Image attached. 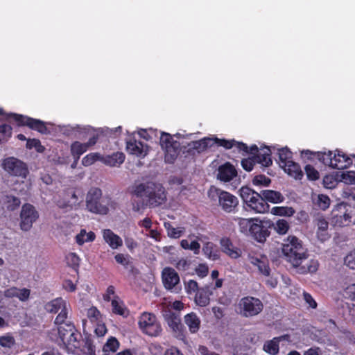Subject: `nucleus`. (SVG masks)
Wrapping results in <instances>:
<instances>
[{
	"instance_id": "c85d7f7f",
	"label": "nucleus",
	"mask_w": 355,
	"mask_h": 355,
	"mask_svg": "<svg viewBox=\"0 0 355 355\" xmlns=\"http://www.w3.org/2000/svg\"><path fill=\"white\" fill-rule=\"evenodd\" d=\"M5 295L7 298L17 297L21 302H26L30 297L31 290L26 288L11 287L5 290Z\"/></svg>"
},
{
	"instance_id": "2eb2a0df",
	"label": "nucleus",
	"mask_w": 355,
	"mask_h": 355,
	"mask_svg": "<svg viewBox=\"0 0 355 355\" xmlns=\"http://www.w3.org/2000/svg\"><path fill=\"white\" fill-rule=\"evenodd\" d=\"M69 333L70 335L66 336L58 343L62 345L69 352L73 353L81 347L82 336L76 329Z\"/></svg>"
},
{
	"instance_id": "4be33fe9",
	"label": "nucleus",
	"mask_w": 355,
	"mask_h": 355,
	"mask_svg": "<svg viewBox=\"0 0 355 355\" xmlns=\"http://www.w3.org/2000/svg\"><path fill=\"white\" fill-rule=\"evenodd\" d=\"M212 284L205 285L195 294L194 302L199 306H206L209 304L210 296L213 294Z\"/></svg>"
},
{
	"instance_id": "2f4dec72",
	"label": "nucleus",
	"mask_w": 355,
	"mask_h": 355,
	"mask_svg": "<svg viewBox=\"0 0 355 355\" xmlns=\"http://www.w3.org/2000/svg\"><path fill=\"white\" fill-rule=\"evenodd\" d=\"M282 168L284 169L285 173L295 180H301L304 176L300 165L293 161L288 162V164L287 163V164L283 163Z\"/></svg>"
},
{
	"instance_id": "a211bd4d",
	"label": "nucleus",
	"mask_w": 355,
	"mask_h": 355,
	"mask_svg": "<svg viewBox=\"0 0 355 355\" xmlns=\"http://www.w3.org/2000/svg\"><path fill=\"white\" fill-rule=\"evenodd\" d=\"M248 260L250 263L257 268L260 274L264 276H269L270 268L269 267V261L268 258L261 254H249Z\"/></svg>"
},
{
	"instance_id": "1a4fd4ad",
	"label": "nucleus",
	"mask_w": 355,
	"mask_h": 355,
	"mask_svg": "<svg viewBox=\"0 0 355 355\" xmlns=\"http://www.w3.org/2000/svg\"><path fill=\"white\" fill-rule=\"evenodd\" d=\"M239 311L245 317L257 315L263 309L262 302L252 297H243L239 303Z\"/></svg>"
},
{
	"instance_id": "603ef678",
	"label": "nucleus",
	"mask_w": 355,
	"mask_h": 355,
	"mask_svg": "<svg viewBox=\"0 0 355 355\" xmlns=\"http://www.w3.org/2000/svg\"><path fill=\"white\" fill-rule=\"evenodd\" d=\"M338 182H339L338 172L328 174L323 178V184L324 187L327 189L334 188L336 186Z\"/></svg>"
},
{
	"instance_id": "bf43d9fd",
	"label": "nucleus",
	"mask_w": 355,
	"mask_h": 355,
	"mask_svg": "<svg viewBox=\"0 0 355 355\" xmlns=\"http://www.w3.org/2000/svg\"><path fill=\"white\" fill-rule=\"evenodd\" d=\"M270 182V179L264 175H256L252 180L253 184L257 187H267Z\"/></svg>"
},
{
	"instance_id": "79ce46f5",
	"label": "nucleus",
	"mask_w": 355,
	"mask_h": 355,
	"mask_svg": "<svg viewBox=\"0 0 355 355\" xmlns=\"http://www.w3.org/2000/svg\"><path fill=\"white\" fill-rule=\"evenodd\" d=\"M234 220L237 222L240 232L244 235L249 236L254 218H243L237 217Z\"/></svg>"
},
{
	"instance_id": "39448f33",
	"label": "nucleus",
	"mask_w": 355,
	"mask_h": 355,
	"mask_svg": "<svg viewBox=\"0 0 355 355\" xmlns=\"http://www.w3.org/2000/svg\"><path fill=\"white\" fill-rule=\"evenodd\" d=\"M208 196L211 200L217 198L220 208L227 213L234 211L239 205L238 198L235 196L215 187L209 189Z\"/></svg>"
},
{
	"instance_id": "4468645a",
	"label": "nucleus",
	"mask_w": 355,
	"mask_h": 355,
	"mask_svg": "<svg viewBox=\"0 0 355 355\" xmlns=\"http://www.w3.org/2000/svg\"><path fill=\"white\" fill-rule=\"evenodd\" d=\"M69 333L70 335L66 336L58 343L62 345L69 352L73 353L81 347L82 336L76 329Z\"/></svg>"
},
{
	"instance_id": "774afa93",
	"label": "nucleus",
	"mask_w": 355,
	"mask_h": 355,
	"mask_svg": "<svg viewBox=\"0 0 355 355\" xmlns=\"http://www.w3.org/2000/svg\"><path fill=\"white\" fill-rule=\"evenodd\" d=\"M199 289L196 281L189 280L185 284V290L189 295L196 294Z\"/></svg>"
},
{
	"instance_id": "69168bd1",
	"label": "nucleus",
	"mask_w": 355,
	"mask_h": 355,
	"mask_svg": "<svg viewBox=\"0 0 355 355\" xmlns=\"http://www.w3.org/2000/svg\"><path fill=\"white\" fill-rule=\"evenodd\" d=\"M15 344V339L10 335H6L0 338V345L3 347L11 348Z\"/></svg>"
},
{
	"instance_id": "ddd939ff",
	"label": "nucleus",
	"mask_w": 355,
	"mask_h": 355,
	"mask_svg": "<svg viewBox=\"0 0 355 355\" xmlns=\"http://www.w3.org/2000/svg\"><path fill=\"white\" fill-rule=\"evenodd\" d=\"M10 116L13 118L19 125H26L31 129L36 130L41 133H46L47 132V128L42 121L15 114H10Z\"/></svg>"
},
{
	"instance_id": "8fccbe9b",
	"label": "nucleus",
	"mask_w": 355,
	"mask_h": 355,
	"mask_svg": "<svg viewBox=\"0 0 355 355\" xmlns=\"http://www.w3.org/2000/svg\"><path fill=\"white\" fill-rule=\"evenodd\" d=\"M279 155V166L282 167V164H288V162H293L292 153L287 148H282L278 150Z\"/></svg>"
},
{
	"instance_id": "c9c22d12",
	"label": "nucleus",
	"mask_w": 355,
	"mask_h": 355,
	"mask_svg": "<svg viewBox=\"0 0 355 355\" xmlns=\"http://www.w3.org/2000/svg\"><path fill=\"white\" fill-rule=\"evenodd\" d=\"M125 160V155L121 152H116L111 155L103 156L102 162L109 166H119Z\"/></svg>"
},
{
	"instance_id": "f704fd0d",
	"label": "nucleus",
	"mask_w": 355,
	"mask_h": 355,
	"mask_svg": "<svg viewBox=\"0 0 355 355\" xmlns=\"http://www.w3.org/2000/svg\"><path fill=\"white\" fill-rule=\"evenodd\" d=\"M317 236L321 241H325L329 238L328 233V222L322 217H319L316 220Z\"/></svg>"
},
{
	"instance_id": "4d7b16f0",
	"label": "nucleus",
	"mask_w": 355,
	"mask_h": 355,
	"mask_svg": "<svg viewBox=\"0 0 355 355\" xmlns=\"http://www.w3.org/2000/svg\"><path fill=\"white\" fill-rule=\"evenodd\" d=\"M87 315L92 322H102L103 316L100 311L94 306H92L87 311Z\"/></svg>"
},
{
	"instance_id": "b1692460",
	"label": "nucleus",
	"mask_w": 355,
	"mask_h": 355,
	"mask_svg": "<svg viewBox=\"0 0 355 355\" xmlns=\"http://www.w3.org/2000/svg\"><path fill=\"white\" fill-rule=\"evenodd\" d=\"M127 151L139 157H144L148 153V146L141 141L130 140L126 144Z\"/></svg>"
},
{
	"instance_id": "0eeeda50",
	"label": "nucleus",
	"mask_w": 355,
	"mask_h": 355,
	"mask_svg": "<svg viewBox=\"0 0 355 355\" xmlns=\"http://www.w3.org/2000/svg\"><path fill=\"white\" fill-rule=\"evenodd\" d=\"M138 324L141 331L149 336H159L162 333L161 324L152 313H142L139 318Z\"/></svg>"
},
{
	"instance_id": "72a5a7b5",
	"label": "nucleus",
	"mask_w": 355,
	"mask_h": 355,
	"mask_svg": "<svg viewBox=\"0 0 355 355\" xmlns=\"http://www.w3.org/2000/svg\"><path fill=\"white\" fill-rule=\"evenodd\" d=\"M184 321L191 333L195 334L199 330L201 322L196 313L191 312L187 314L184 318Z\"/></svg>"
},
{
	"instance_id": "6e6d98bb",
	"label": "nucleus",
	"mask_w": 355,
	"mask_h": 355,
	"mask_svg": "<svg viewBox=\"0 0 355 355\" xmlns=\"http://www.w3.org/2000/svg\"><path fill=\"white\" fill-rule=\"evenodd\" d=\"M67 264L74 268L77 269L79 267L80 259L78 255L75 252H69L65 257Z\"/></svg>"
},
{
	"instance_id": "a19ab883",
	"label": "nucleus",
	"mask_w": 355,
	"mask_h": 355,
	"mask_svg": "<svg viewBox=\"0 0 355 355\" xmlns=\"http://www.w3.org/2000/svg\"><path fill=\"white\" fill-rule=\"evenodd\" d=\"M165 320L174 332H178L181 330L182 324L178 315L172 313H166L165 315Z\"/></svg>"
},
{
	"instance_id": "c756f323",
	"label": "nucleus",
	"mask_w": 355,
	"mask_h": 355,
	"mask_svg": "<svg viewBox=\"0 0 355 355\" xmlns=\"http://www.w3.org/2000/svg\"><path fill=\"white\" fill-rule=\"evenodd\" d=\"M58 327L56 329H53V332H57L58 338H55L53 337V333H51V338L55 340L56 342H59L63 338H65L66 336L70 335L69 332H73L76 329L73 324L71 322H62L61 323H55Z\"/></svg>"
},
{
	"instance_id": "f8f14e48",
	"label": "nucleus",
	"mask_w": 355,
	"mask_h": 355,
	"mask_svg": "<svg viewBox=\"0 0 355 355\" xmlns=\"http://www.w3.org/2000/svg\"><path fill=\"white\" fill-rule=\"evenodd\" d=\"M346 204L338 205L332 211V223L338 227L349 225L352 220V211Z\"/></svg>"
},
{
	"instance_id": "473e14b6",
	"label": "nucleus",
	"mask_w": 355,
	"mask_h": 355,
	"mask_svg": "<svg viewBox=\"0 0 355 355\" xmlns=\"http://www.w3.org/2000/svg\"><path fill=\"white\" fill-rule=\"evenodd\" d=\"M64 201H58V205L61 208H70L73 209L76 207L78 205V198L75 191L69 190L65 194Z\"/></svg>"
},
{
	"instance_id": "7ed1b4c3",
	"label": "nucleus",
	"mask_w": 355,
	"mask_h": 355,
	"mask_svg": "<svg viewBox=\"0 0 355 355\" xmlns=\"http://www.w3.org/2000/svg\"><path fill=\"white\" fill-rule=\"evenodd\" d=\"M214 145L223 146L226 149L236 146L240 150L248 152L247 146L243 143L236 142L234 140L218 139L216 137H205L200 140L191 141L188 144L187 146L189 150L201 153Z\"/></svg>"
},
{
	"instance_id": "20e7f679",
	"label": "nucleus",
	"mask_w": 355,
	"mask_h": 355,
	"mask_svg": "<svg viewBox=\"0 0 355 355\" xmlns=\"http://www.w3.org/2000/svg\"><path fill=\"white\" fill-rule=\"evenodd\" d=\"M241 198L248 207L256 213L265 214L269 210V205L261 193L255 192L248 187H243L239 190Z\"/></svg>"
},
{
	"instance_id": "4c0bfd02",
	"label": "nucleus",
	"mask_w": 355,
	"mask_h": 355,
	"mask_svg": "<svg viewBox=\"0 0 355 355\" xmlns=\"http://www.w3.org/2000/svg\"><path fill=\"white\" fill-rule=\"evenodd\" d=\"M264 200L272 203H281L284 200L283 195L277 191L263 190L261 192Z\"/></svg>"
},
{
	"instance_id": "7c9ffc66",
	"label": "nucleus",
	"mask_w": 355,
	"mask_h": 355,
	"mask_svg": "<svg viewBox=\"0 0 355 355\" xmlns=\"http://www.w3.org/2000/svg\"><path fill=\"white\" fill-rule=\"evenodd\" d=\"M222 251L232 259H237L241 257V251L234 246L231 241L227 238H223L220 241Z\"/></svg>"
},
{
	"instance_id": "37998d69",
	"label": "nucleus",
	"mask_w": 355,
	"mask_h": 355,
	"mask_svg": "<svg viewBox=\"0 0 355 355\" xmlns=\"http://www.w3.org/2000/svg\"><path fill=\"white\" fill-rule=\"evenodd\" d=\"M98 208L97 211H92L95 214H106L110 207H114V202L107 197H103L96 204Z\"/></svg>"
},
{
	"instance_id": "dca6fc26",
	"label": "nucleus",
	"mask_w": 355,
	"mask_h": 355,
	"mask_svg": "<svg viewBox=\"0 0 355 355\" xmlns=\"http://www.w3.org/2000/svg\"><path fill=\"white\" fill-rule=\"evenodd\" d=\"M69 333L70 335L66 336L58 343L62 345L69 352L73 353L81 347L82 336L76 329Z\"/></svg>"
},
{
	"instance_id": "cd10ccee",
	"label": "nucleus",
	"mask_w": 355,
	"mask_h": 355,
	"mask_svg": "<svg viewBox=\"0 0 355 355\" xmlns=\"http://www.w3.org/2000/svg\"><path fill=\"white\" fill-rule=\"evenodd\" d=\"M102 235L105 242L113 250L123 245L122 239L109 229L103 230Z\"/></svg>"
},
{
	"instance_id": "9d476101",
	"label": "nucleus",
	"mask_w": 355,
	"mask_h": 355,
	"mask_svg": "<svg viewBox=\"0 0 355 355\" xmlns=\"http://www.w3.org/2000/svg\"><path fill=\"white\" fill-rule=\"evenodd\" d=\"M2 167L9 174L22 178H26L28 174L26 165L13 157L4 159L2 162Z\"/></svg>"
},
{
	"instance_id": "f03ea898",
	"label": "nucleus",
	"mask_w": 355,
	"mask_h": 355,
	"mask_svg": "<svg viewBox=\"0 0 355 355\" xmlns=\"http://www.w3.org/2000/svg\"><path fill=\"white\" fill-rule=\"evenodd\" d=\"M193 135H183L177 133L171 135L168 133L162 132L160 136V145L165 152V160L167 162H173L178 155L179 148L180 145H184L183 139L188 138L191 139Z\"/></svg>"
},
{
	"instance_id": "864d4df0",
	"label": "nucleus",
	"mask_w": 355,
	"mask_h": 355,
	"mask_svg": "<svg viewBox=\"0 0 355 355\" xmlns=\"http://www.w3.org/2000/svg\"><path fill=\"white\" fill-rule=\"evenodd\" d=\"M103 155L98 153H92L85 156L82 159V164L85 166L93 164L96 161L102 162Z\"/></svg>"
},
{
	"instance_id": "6ab92c4d",
	"label": "nucleus",
	"mask_w": 355,
	"mask_h": 355,
	"mask_svg": "<svg viewBox=\"0 0 355 355\" xmlns=\"http://www.w3.org/2000/svg\"><path fill=\"white\" fill-rule=\"evenodd\" d=\"M216 176L220 181L229 182L237 176V171L232 164L226 162L219 166Z\"/></svg>"
},
{
	"instance_id": "e2e57ef3",
	"label": "nucleus",
	"mask_w": 355,
	"mask_h": 355,
	"mask_svg": "<svg viewBox=\"0 0 355 355\" xmlns=\"http://www.w3.org/2000/svg\"><path fill=\"white\" fill-rule=\"evenodd\" d=\"M344 291L349 297L355 301V282L349 281L343 286Z\"/></svg>"
},
{
	"instance_id": "0e129e2a",
	"label": "nucleus",
	"mask_w": 355,
	"mask_h": 355,
	"mask_svg": "<svg viewBox=\"0 0 355 355\" xmlns=\"http://www.w3.org/2000/svg\"><path fill=\"white\" fill-rule=\"evenodd\" d=\"M317 205L322 209L325 210L330 205V199L326 195H323V194L318 195V198H317Z\"/></svg>"
},
{
	"instance_id": "412c9836",
	"label": "nucleus",
	"mask_w": 355,
	"mask_h": 355,
	"mask_svg": "<svg viewBox=\"0 0 355 355\" xmlns=\"http://www.w3.org/2000/svg\"><path fill=\"white\" fill-rule=\"evenodd\" d=\"M162 278L164 287L168 290L173 288L180 282V277L177 272L169 267L164 268Z\"/></svg>"
},
{
	"instance_id": "393cba45",
	"label": "nucleus",
	"mask_w": 355,
	"mask_h": 355,
	"mask_svg": "<svg viewBox=\"0 0 355 355\" xmlns=\"http://www.w3.org/2000/svg\"><path fill=\"white\" fill-rule=\"evenodd\" d=\"M102 191L98 188H91L86 197V207L89 211H97L96 203L101 200Z\"/></svg>"
},
{
	"instance_id": "a878e982",
	"label": "nucleus",
	"mask_w": 355,
	"mask_h": 355,
	"mask_svg": "<svg viewBox=\"0 0 355 355\" xmlns=\"http://www.w3.org/2000/svg\"><path fill=\"white\" fill-rule=\"evenodd\" d=\"M256 150L257 155L255 157L257 163L260 164L262 166L267 167L272 164V159L270 157L271 150L268 147H263L258 150L257 146H252L251 147L250 152L252 153V150Z\"/></svg>"
},
{
	"instance_id": "6e6552de",
	"label": "nucleus",
	"mask_w": 355,
	"mask_h": 355,
	"mask_svg": "<svg viewBox=\"0 0 355 355\" xmlns=\"http://www.w3.org/2000/svg\"><path fill=\"white\" fill-rule=\"evenodd\" d=\"M44 309L48 313H58L55 319V323H61L66 321L69 313V306L62 297H58L46 303Z\"/></svg>"
},
{
	"instance_id": "338daca9",
	"label": "nucleus",
	"mask_w": 355,
	"mask_h": 355,
	"mask_svg": "<svg viewBox=\"0 0 355 355\" xmlns=\"http://www.w3.org/2000/svg\"><path fill=\"white\" fill-rule=\"evenodd\" d=\"M257 162L255 157L243 159L241 161L243 168L247 171H251L253 169L254 164Z\"/></svg>"
},
{
	"instance_id": "680f3d73",
	"label": "nucleus",
	"mask_w": 355,
	"mask_h": 355,
	"mask_svg": "<svg viewBox=\"0 0 355 355\" xmlns=\"http://www.w3.org/2000/svg\"><path fill=\"white\" fill-rule=\"evenodd\" d=\"M344 263L349 268L355 270V248L351 250L345 257Z\"/></svg>"
},
{
	"instance_id": "49530a36",
	"label": "nucleus",
	"mask_w": 355,
	"mask_h": 355,
	"mask_svg": "<svg viewBox=\"0 0 355 355\" xmlns=\"http://www.w3.org/2000/svg\"><path fill=\"white\" fill-rule=\"evenodd\" d=\"M112 312L116 314L122 315L123 317H125L128 315V309L125 308L123 302L121 301L119 298H114L112 300Z\"/></svg>"
},
{
	"instance_id": "bb28decb",
	"label": "nucleus",
	"mask_w": 355,
	"mask_h": 355,
	"mask_svg": "<svg viewBox=\"0 0 355 355\" xmlns=\"http://www.w3.org/2000/svg\"><path fill=\"white\" fill-rule=\"evenodd\" d=\"M282 340L289 341V336L284 335L266 341L263 346V351L270 355H277L279 350V343Z\"/></svg>"
},
{
	"instance_id": "aec40b11",
	"label": "nucleus",
	"mask_w": 355,
	"mask_h": 355,
	"mask_svg": "<svg viewBox=\"0 0 355 355\" xmlns=\"http://www.w3.org/2000/svg\"><path fill=\"white\" fill-rule=\"evenodd\" d=\"M148 193L149 202L155 206L164 203L166 199L164 189L161 185L153 184L150 187Z\"/></svg>"
},
{
	"instance_id": "de8ad7c7",
	"label": "nucleus",
	"mask_w": 355,
	"mask_h": 355,
	"mask_svg": "<svg viewBox=\"0 0 355 355\" xmlns=\"http://www.w3.org/2000/svg\"><path fill=\"white\" fill-rule=\"evenodd\" d=\"M272 227L279 235H285L290 229V225L285 219H278L272 224Z\"/></svg>"
},
{
	"instance_id": "09e8293b",
	"label": "nucleus",
	"mask_w": 355,
	"mask_h": 355,
	"mask_svg": "<svg viewBox=\"0 0 355 355\" xmlns=\"http://www.w3.org/2000/svg\"><path fill=\"white\" fill-rule=\"evenodd\" d=\"M339 182H344L347 184H355V171H347L343 172H338Z\"/></svg>"
},
{
	"instance_id": "423d86ee",
	"label": "nucleus",
	"mask_w": 355,
	"mask_h": 355,
	"mask_svg": "<svg viewBox=\"0 0 355 355\" xmlns=\"http://www.w3.org/2000/svg\"><path fill=\"white\" fill-rule=\"evenodd\" d=\"M319 159L325 165L337 169L348 168L353 164L352 158L340 150L320 153Z\"/></svg>"
},
{
	"instance_id": "ea45409f",
	"label": "nucleus",
	"mask_w": 355,
	"mask_h": 355,
	"mask_svg": "<svg viewBox=\"0 0 355 355\" xmlns=\"http://www.w3.org/2000/svg\"><path fill=\"white\" fill-rule=\"evenodd\" d=\"M3 206L8 211H15L19 208L21 204L20 200L11 195H6L2 198Z\"/></svg>"
},
{
	"instance_id": "5fc2aeb1",
	"label": "nucleus",
	"mask_w": 355,
	"mask_h": 355,
	"mask_svg": "<svg viewBox=\"0 0 355 355\" xmlns=\"http://www.w3.org/2000/svg\"><path fill=\"white\" fill-rule=\"evenodd\" d=\"M119 347V342L114 337H110L103 347L104 352H115Z\"/></svg>"
},
{
	"instance_id": "052dcab7",
	"label": "nucleus",
	"mask_w": 355,
	"mask_h": 355,
	"mask_svg": "<svg viewBox=\"0 0 355 355\" xmlns=\"http://www.w3.org/2000/svg\"><path fill=\"white\" fill-rule=\"evenodd\" d=\"M304 171L309 180H316L319 179V173L313 166L307 164L304 167Z\"/></svg>"
},
{
	"instance_id": "13d9d810",
	"label": "nucleus",
	"mask_w": 355,
	"mask_h": 355,
	"mask_svg": "<svg viewBox=\"0 0 355 355\" xmlns=\"http://www.w3.org/2000/svg\"><path fill=\"white\" fill-rule=\"evenodd\" d=\"M219 272L216 270H214L211 271V279H212V282L209 283L208 285L212 284V288L216 289L222 287L223 280V279L218 278Z\"/></svg>"
},
{
	"instance_id": "f3484780",
	"label": "nucleus",
	"mask_w": 355,
	"mask_h": 355,
	"mask_svg": "<svg viewBox=\"0 0 355 355\" xmlns=\"http://www.w3.org/2000/svg\"><path fill=\"white\" fill-rule=\"evenodd\" d=\"M270 235L267 227L263 225V222L254 218L250 235L259 243H263Z\"/></svg>"
},
{
	"instance_id": "5701e85b",
	"label": "nucleus",
	"mask_w": 355,
	"mask_h": 355,
	"mask_svg": "<svg viewBox=\"0 0 355 355\" xmlns=\"http://www.w3.org/2000/svg\"><path fill=\"white\" fill-rule=\"evenodd\" d=\"M200 240L199 235L190 234L187 239L181 240L180 245L184 250H191L197 255L199 254L200 250Z\"/></svg>"
},
{
	"instance_id": "a18cd8bd",
	"label": "nucleus",
	"mask_w": 355,
	"mask_h": 355,
	"mask_svg": "<svg viewBox=\"0 0 355 355\" xmlns=\"http://www.w3.org/2000/svg\"><path fill=\"white\" fill-rule=\"evenodd\" d=\"M87 149V144L79 141H75L71 146V152L72 155L76 158V161H77L80 156L86 152Z\"/></svg>"
},
{
	"instance_id": "58836bf2",
	"label": "nucleus",
	"mask_w": 355,
	"mask_h": 355,
	"mask_svg": "<svg viewBox=\"0 0 355 355\" xmlns=\"http://www.w3.org/2000/svg\"><path fill=\"white\" fill-rule=\"evenodd\" d=\"M164 226L166 230L167 236L171 239H179L183 236L186 232L184 227H174L170 222H165Z\"/></svg>"
},
{
	"instance_id": "3c124183",
	"label": "nucleus",
	"mask_w": 355,
	"mask_h": 355,
	"mask_svg": "<svg viewBox=\"0 0 355 355\" xmlns=\"http://www.w3.org/2000/svg\"><path fill=\"white\" fill-rule=\"evenodd\" d=\"M271 214L280 216H291L294 214L295 211L292 207H274L271 209Z\"/></svg>"
},
{
	"instance_id": "c03bdc74",
	"label": "nucleus",
	"mask_w": 355,
	"mask_h": 355,
	"mask_svg": "<svg viewBox=\"0 0 355 355\" xmlns=\"http://www.w3.org/2000/svg\"><path fill=\"white\" fill-rule=\"evenodd\" d=\"M202 252L205 255L211 260H217L219 259L218 250L215 248V245L211 242H207L202 247Z\"/></svg>"
},
{
	"instance_id": "9b49d317",
	"label": "nucleus",
	"mask_w": 355,
	"mask_h": 355,
	"mask_svg": "<svg viewBox=\"0 0 355 355\" xmlns=\"http://www.w3.org/2000/svg\"><path fill=\"white\" fill-rule=\"evenodd\" d=\"M39 218V214L34 206L31 204H24L20 213V227L23 231H28L33 224Z\"/></svg>"
},
{
	"instance_id": "f257e3e1",
	"label": "nucleus",
	"mask_w": 355,
	"mask_h": 355,
	"mask_svg": "<svg viewBox=\"0 0 355 355\" xmlns=\"http://www.w3.org/2000/svg\"><path fill=\"white\" fill-rule=\"evenodd\" d=\"M282 251L288 261L297 267L306 259L302 241L295 236L290 235L284 240Z\"/></svg>"
},
{
	"instance_id": "e433bc0d",
	"label": "nucleus",
	"mask_w": 355,
	"mask_h": 355,
	"mask_svg": "<svg viewBox=\"0 0 355 355\" xmlns=\"http://www.w3.org/2000/svg\"><path fill=\"white\" fill-rule=\"evenodd\" d=\"M96 235L92 232H87L85 229H81L75 236V241L78 245H83L85 243L92 242L95 240Z\"/></svg>"
}]
</instances>
